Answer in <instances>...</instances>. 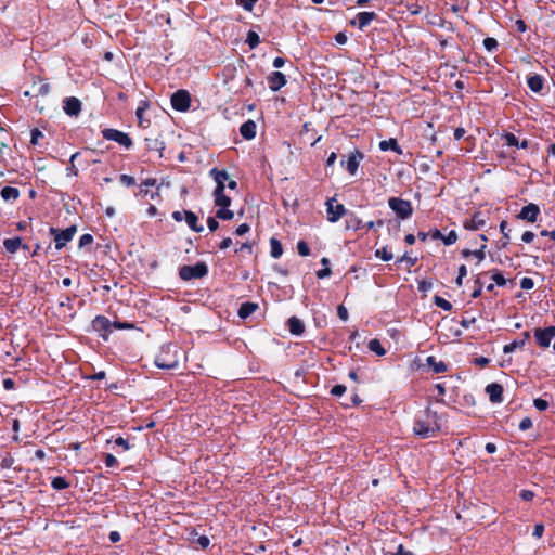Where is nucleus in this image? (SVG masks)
Segmentation results:
<instances>
[{
    "mask_svg": "<svg viewBox=\"0 0 555 555\" xmlns=\"http://www.w3.org/2000/svg\"><path fill=\"white\" fill-rule=\"evenodd\" d=\"M210 176L214 178L217 186L216 189L225 190V182L229 180V175L225 170H218L217 168H212L210 170Z\"/></svg>",
    "mask_w": 555,
    "mask_h": 555,
    "instance_id": "nucleus-20",
    "label": "nucleus"
},
{
    "mask_svg": "<svg viewBox=\"0 0 555 555\" xmlns=\"http://www.w3.org/2000/svg\"><path fill=\"white\" fill-rule=\"evenodd\" d=\"M246 43L249 46L250 49H255L260 43L259 35L254 30H249L247 33Z\"/></svg>",
    "mask_w": 555,
    "mask_h": 555,
    "instance_id": "nucleus-34",
    "label": "nucleus"
},
{
    "mask_svg": "<svg viewBox=\"0 0 555 555\" xmlns=\"http://www.w3.org/2000/svg\"><path fill=\"white\" fill-rule=\"evenodd\" d=\"M369 350L376 353L377 356L386 354V350L382 346L380 341L377 338H373L369 341Z\"/></svg>",
    "mask_w": 555,
    "mask_h": 555,
    "instance_id": "nucleus-32",
    "label": "nucleus"
},
{
    "mask_svg": "<svg viewBox=\"0 0 555 555\" xmlns=\"http://www.w3.org/2000/svg\"><path fill=\"white\" fill-rule=\"evenodd\" d=\"M250 230L249 225L247 223H243L238 225L235 230V234L238 236H242L246 234Z\"/></svg>",
    "mask_w": 555,
    "mask_h": 555,
    "instance_id": "nucleus-61",
    "label": "nucleus"
},
{
    "mask_svg": "<svg viewBox=\"0 0 555 555\" xmlns=\"http://www.w3.org/2000/svg\"><path fill=\"white\" fill-rule=\"evenodd\" d=\"M0 194L4 201H15L20 196V191L13 186H4Z\"/></svg>",
    "mask_w": 555,
    "mask_h": 555,
    "instance_id": "nucleus-30",
    "label": "nucleus"
},
{
    "mask_svg": "<svg viewBox=\"0 0 555 555\" xmlns=\"http://www.w3.org/2000/svg\"><path fill=\"white\" fill-rule=\"evenodd\" d=\"M388 206L401 219H408L413 212L411 202L399 197H390Z\"/></svg>",
    "mask_w": 555,
    "mask_h": 555,
    "instance_id": "nucleus-5",
    "label": "nucleus"
},
{
    "mask_svg": "<svg viewBox=\"0 0 555 555\" xmlns=\"http://www.w3.org/2000/svg\"><path fill=\"white\" fill-rule=\"evenodd\" d=\"M92 242H93V236L91 234H83L79 238V247L90 245Z\"/></svg>",
    "mask_w": 555,
    "mask_h": 555,
    "instance_id": "nucleus-53",
    "label": "nucleus"
},
{
    "mask_svg": "<svg viewBox=\"0 0 555 555\" xmlns=\"http://www.w3.org/2000/svg\"><path fill=\"white\" fill-rule=\"evenodd\" d=\"M486 224V219L481 212H475L470 219L464 221L463 227L466 230H479Z\"/></svg>",
    "mask_w": 555,
    "mask_h": 555,
    "instance_id": "nucleus-15",
    "label": "nucleus"
},
{
    "mask_svg": "<svg viewBox=\"0 0 555 555\" xmlns=\"http://www.w3.org/2000/svg\"><path fill=\"white\" fill-rule=\"evenodd\" d=\"M363 158L364 154L359 150H354L348 155L347 160H340V165L346 168L350 176H356Z\"/></svg>",
    "mask_w": 555,
    "mask_h": 555,
    "instance_id": "nucleus-7",
    "label": "nucleus"
},
{
    "mask_svg": "<svg viewBox=\"0 0 555 555\" xmlns=\"http://www.w3.org/2000/svg\"><path fill=\"white\" fill-rule=\"evenodd\" d=\"M207 225H208V229L214 232L216 231L218 228H219V223L218 221L216 220V218L214 217H209L208 220H207Z\"/></svg>",
    "mask_w": 555,
    "mask_h": 555,
    "instance_id": "nucleus-62",
    "label": "nucleus"
},
{
    "mask_svg": "<svg viewBox=\"0 0 555 555\" xmlns=\"http://www.w3.org/2000/svg\"><path fill=\"white\" fill-rule=\"evenodd\" d=\"M214 198L217 207H229L231 205V198L225 195L224 190H221V188L215 189Z\"/></svg>",
    "mask_w": 555,
    "mask_h": 555,
    "instance_id": "nucleus-24",
    "label": "nucleus"
},
{
    "mask_svg": "<svg viewBox=\"0 0 555 555\" xmlns=\"http://www.w3.org/2000/svg\"><path fill=\"white\" fill-rule=\"evenodd\" d=\"M115 444L118 447H121L124 450L129 449V442L128 440L124 439L122 437H118L115 439Z\"/></svg>",
    "mask_w": 555,
    "mask_h": 555,
    "instance_id": "nucleus-64",
    "label": "nucleus"
},
{
    "mask_svg": "<svg viewBox=\"0 0 555 555\" xmlns=\"http://www.w3.org/2000/svg\"><path fill=\"white\" fill-rule=\"evenodd\" d=\"M288 330L293 335L299 336L305 332V325L297 317H292L287 321Z\"/></svg>",
    "mask_w": 555,
    "mask_h": 555,
    "instance_id": "nucleus-23",
    "label": "nucleus"
},
{
    "mask_svg": "<svg viewBox=\"0 0 555 555\" xmlns=\"http://www.w3.org/2000/svg\"><path fill=\"white\" fill-rule=\"evenodd\" d=\"M533 405L539 411H545V410H547L550 404H548V401H546L542 398H537L533 400Z\"/></svg>",
    "mask_w": 555,
    "mask_h": 555,
    "instance_id": "nucleus-46",
    "label": "nucleus"
},
{
    "mask_svg": "<svg viewBox=\"0 0 555 555\" xmlns=\"http://www.w3.org/2000/svg\"><path fill=\"white\" fill-rule=\"evenodd\" d=\"M427 364L428 366L435 372V373H443L447 371V365L443 361H437L435 357L430 356L427 358Z\"/></svg>",
    "mask_w": 555,
    "mask_h": 555,
    "instance_id": "nucleus-29",
    "label": "nucleus"
},
{
    "mask_svg": "<svg viewBox=\"0 0 555 555\" xmlns=\"http://www.w3.org/2000/svg\"><path fill=\"white\" fill-rule=\"evenodd\" d=\"M384 555H412V553L408 551L402 544H399L396 552H385Z\"/></svg>",
    "mask_w": 555,
    "mask_h": 555,
    "instance_id": "nucleus-50",
    "label": "nucleus"
},
{
    "mask_svg": "<svg viewBox=\"0 0 555 555\" xmlns=\"http://www.w3.org/2000/svg\"><path fill=\"white\" fill-rule=\"evenodd\" d=\"M529 337H530V333L529 332H525L524 333V337L521 339H517V340H514V341L505 345L503 347V352L504 353H512L516 349L522 348L525 346L526 341L529 339Z\"/></svg>",
    "mask_w": 555,
    "mask_h": 555,
    "instance_id": "nucleus-22",
    "label": "nucleus"
},
{
    "mask_svg": "<svg viewBox=\"0 0 555 555\" xmlns=\"http://www.w3.org/2000/svg\"><path fill=\"white\" fill-rule=\"evenodd\" d=\"M3 246L8 253L14 254L22 246V238L21 237L7 238L3 242Z\"/></svg>",
    "mask_w": 555,
    "mask_h": 555,
    "instance_id": "nucleus-28",
    "label": "nucleus"
},
{
    "mask_svg": "<svg viewBox=\"0 0 555 555\" xmlns=\"http://www.w3.org/2000/svg\"><path fill=\"white\" fill-rule=\"evenodd\" d=\"M442 241L446 245H452L457 241V234L454 230L450 231L447 235H443Z\"/></svg>",
    "mask_w": 555,
    "mask_h": 555,
    "instance_id": "nucleus-44",
    "label": "nucleus"
},
{
    "mask_svg": "<svg viewBox=\"0 0 555 555\" xmlns=\"http://www.w3.org/2000/svg\"><path fill=\"white\" fill-rule=\"evenodd\" d=\"M528 88L534 92L539 93L543 89V78L540 75H531L527 79Z\"/></svg>",
    "mask_w": 555,
    "mask_h": 555,
    "instance_id": "nucleus-26",
    "label": "nucleus"
},
{
    "mask_svg": "<svg viewBox=\"0 0 555 555\" xmlns=\"http://www.w3.org/2000/svg\"><path fill=\"white\" fill-rule=\"evenodd\" d=\"M235 253H246L250 255L253 253V245L248 242L243 243L240 248L235 249Z\"/></svg>",
    "mask_w": 555,
    "mask_h": 555,
    "instance_id": "nucleus-55",
    "label": "nucleus"
},
{
    "mask_svg": "<svg viewBox=\"0 0 555 555\" xmlns=\"http://www.w3.org/2000/svg\"><path fill=\"white\" fill-rule=\"evenodd\" d=\"M257 0H236L237 5L246 11H251Z\"/></svg>",
    "mask_w": 555,
    "mask_h": 555,
    "instance_id": "nucleus-47",
    "label": "nucleus"
},
{
    "mask_svg": "<svg viewBox=\"0 0 555 555\" xmlns=\"http://www.w3.org/2000/svg\"><path fill=\"white\" fill-rule=\"evenodd\" d=\"M534 337L537 343L542 348H547L555 337V326H548L546 328H535Z\"/></svg>",
    "mask_w": 555,
    "mask_h": 555,
    "instance_id": "nucleus-10",
    "label": "nucleus"
},
{
    "mask_svg": "<svg viewBox=\"0 0 555 555\" xmlns=\"http://www.w3.org/2000/svg\"><path fill=\"white\" fill-rule=\"evenodd\" d=\"M336 199L334 197L328 198L325 203L326 205V217L327 220L332 223L337 222L345 214L346 208L343 204H335Z\"/></svg>",
    "mask_w": 555,
    "mask_h": 555,
    "instance_id": "nucleus-9",
    "label": "nucleus"
},
{
    "mask_svg": "<svg viewBox=\"0 0 555 555\" xmlns=\"http://www.w3.org/2000/svg\"><path fill=\"white\" fill-rule=\"evenodd\" d=\"M270 247H271L270 254L274 259H278L282 256L283 247L279 240L272 237L270 240Z\"/></svg>",
    "mask_w": 555,
    "mask_h": 555,
    "instance_id": "nucleus-31",
    "label": "nucleus"
},
{
    "mask_svg": "<svg viewBox=\"0 0 555 555\" xmlns=\"http://www.w3.org/2000/svg\"><path fill=\"white\" fill-rule=\"evenodd\" d=\"M492 280L494 281V283L499 286H505L506 285V279L503 276V274L498 271V270H494L493 273H492Z\"/></svg>",
    "mask_w": 555,
    "mask_h": 555,
    "instance_id": "nucleus-43",
    "label": "nucleus"
},
{
    "mask_svg": "<svg viewBox=\"0 0 555 555\" xmlns=\"http://www.w3.org/2000/svg\"><path fill=\"white\" fill-rule=\"evenodd\" d=\"M102 135L105 140L117 142L127 150L133 145L131 138L127 133L119 131L117 129H103Z\"/></svg>",
    "mask_w": 555,
    "mask_h": 555,
    "instance_id": "nucleus-6",
    "label": "nucleus"
},
{
    "mask_svg": "<svg viewBox=\"0 0 555 555\" xmlns=\"http://www.w3.org/2000/svg\"><path fill=\"white\" fill-rule=\"evenodd\" d=\"M502 137L505 140L506 145L518 147L519 140L517 139V137L515 134H513L511 132H505Z\"/></svg>",
    "mask_w": 555,
    "mask_h": 555,
    "instance_id": "nucleus-40",
    "label": "nucleus"
},
{
    "mask_svg": "<svg viewBox=\"0 0 555 555\" xmlns=\"http://www.w3.org/2000/svg\"><path fill=\"white\" fill-rule=\"evenodd\" d=\"M543 533H544V526L542 524H537L534 526L532 535L537 539H540V538H542Z\"/></svg>",
    "mask_w": 555,
    "mask_h": 555,
    "instance_id": "nucleus-60",
    "label": "nucleus"
},
{
    "mask_svg": "<svg viewBox=\"0 0 555 555\" xmlns=\"http://www.w3.org/2000/svg\"><path fill=\"white\" fill-rule=\"evenodd\" d=\"M191 96L186 90H178L171 95V106L178 112H186L190 108Z\"/></svg>",
    "mask_w": 555,
    "mask_h": 555,
    "instance_id": "nucleus-8",
    "label": "nucleus"
},
{
    "mask_svg": "<svg viewBox=\"0 0 555 555\" xmlns=\"http://www.w3.org/2000/svg\"><path fill=\"white\" fill-rule=\"evenodd\" d=\"M258 308L257 304L254 302H244L241 305L238 309V317L241 319H246L251 315L256 309Z\"/></svg>",
    "mask_w": 555,
    "mask_h": 555,
    "instance_id": "nucleus-27",
    "label": "nucleus"
},
{
    "mask_svg": "<svg viewBox=\"0 0 555 555\" xmlns=\"http://www.w3.org/2000/svg\"><path fill=\"white\" fill-rule=\"evenodd\" d=\"M106 467H114L117 464V460L113 454L107 453L104 459Z\"/></svg>",
    "mask_w": 555,
    "mask_h": 555,
    "instance_id": "nucleus-58",
    "label": "nucleus"
},
{
    "mask_svg": "<svg viewBox=\"0 0 555 555\" xmlns=\"http://www.w3.org/2000/svg\"><path fill=\"white\" fill-rule=\"evenodd\" d=\"M178 351V346L175 344L164 345L155 358V365L164 370L177 367L179 364Z\"/></svg>",
    "mask_w": 555,
    "mask_h": 555,
    "instance_id": "nucleus-2",
    "label": "nucleus"
},
{
    "mask_svg": "<svg viewBox=\"0 0 555 555\" xmlns=\"http://www.w3.org/2000/svg\"><path fill=\"white\" fill-rule=\"evenodd\" d=\"M184 220L194 232L201 233L204 231V227L198 225V218L193 211L184 210Z\"/></svg>",
    "mask_w": 555,
    "mask_h": 555,
    "instance_id": "nucleus-21",
    "label": "nucleus"
},
{
    "mask_svg": "<svg viewBox=\"0 0 555 555\" xmlns=\"http://www.w3.org/2000/svg\"><path fill=\"white\" fill-rule=\"evenodd\" d=\"M41 138H43L42 132H41L39 129L34 128V129L31 130L30 143H31L33 145H37V144H39V140H40Z\"/></svg>",
    "mask_w": 555,
    "mask_h": 555,
    "instance_id": "nucleus-48",
    "label": "nucleus"
},
{
    "mask_svg": "<svg viewBox=\"0 0 555 555\" xmlns=\"http://www.w3.org/2000/svg\"><path fill=\"white\" fill-rule=\"evenodd\" d=\"M485 248H486V245H482L480 249L473 250V253H472V256L476 257L478 259V262H481L486 257Z\"/></svg>",
    "mask_w": 555,
    "mask_h": 555,
    "instance_id": "nucleus-59",
    "label": "nucleus"
},
{
    "mask_svg": "<svg viewBox=\"0 0 555 555\" xmlns=\"http://www.w3.org/2000/svg\"><path fill=\"white\" fill-rule=\"evenodd\" d=\"M64 112L69 115V116H78V114L80 113L81 111V102L75 98V96H70V98H66L64 101Z\"/></svg>",
    "mask_w": 555,
    "mask_h": 555,
    "instance_id": "nucleus-13",
    "label": "nucleus"
},
{
    "mask_svg": "<svg viewBox=\"0 0 555 555\" xmlns=\"http://www.w3.org/2000/svg\"><path fill=\"white\" fill-rule=\"evenodd\" d=\"M51 486L54 490H64L69 487V482L64 477H54L51 481Z\"/></svg>",
    "mask_w": 555,
    "mask_h": 555,
    "instance_id": "nucleus-33",
    "label": "nucleus"
},
{
    "mask_svg": "<svg viewBox=\"0 0 555 555\" xmlns=\"http://www.w3.org/2000/svg\"><path fill=\"white\" fill-rule=\"evenodd\" d=\"M297 251L302 257H307L310 255V248L305 241H299L297 243Z\"/></svg>",
    "mask_w": 555,
    "mask_h": 555,
    "instance_id": "nucleus-41",
    "label": "nucleus"
},
{
    "mask_svg": "<svg viewBox=\"0 0 555 555\" xmlns=\"http://www.w3.org/2000/svg\"><path fill=\"white\" fill-rule=\"evenodd\" d=\"M208 273V267L205 262H197L194 266H183L179 269V276L183 281L202 279Z\"/></svg>",
    "mask_w": 555,
    "mask_h": 555,
    "instance_id": "nucleus-3",
    "label": "nucleus"
},
{
    "mask_svg": "<svg viewBox=\"0 0 555 555\" xmlns=\"http://www.w3.org/2000/svg\"><path fill=\"white\" fill-rule=\"evenodd\" d=\"M378 146H379L380 151H383V152L391 150V151L396 152L399 155H401L403 153L402 149L398 144L397 140L392 139V138L389 139V140L380 141Z\"/></svg>",
    "mask_w": 555,
    "mask_h": 555,
    "instance_id": "nucleus-25",
    "label": "nucleus"
},
{
    "mask_svg": "<svg viewBox=\"0 0 555 555\" xmlns=\"http://www.w3.org/2000/svg\"><path fill=\"white\" fill-rule=\"evenodd\" d=\"M486 393L489 396V399L492 403H501L503 402V387L498 383H492L487 385Z\"/></svg>",
    "mask_w": 555,
    "mask_h": 555,
    "instance_id": "nucleus-12",
    "label": "nucleus"
},
{
    "mask_svg": "<svg viewBox=\"0 0 555 555\" xmlns=\"http://www.w3.org/2000/svg\"><path fill=\"white\" fill-rule=\"evenodd\" d=\"M483 47L486 48V50H488L489 52H492L493 50H495L498 48V41L496 39L492 38V37H487L485 40H483Z\"/></svg>",
    "mask_w": 555,
    "mask_h": 555,
    "instance_id": "nucleus-42",
    "label": "nucleus"
},
{
    "mask_svg": "<svg viewBox=\"0 0 555 555\" xmlns=\"http://www.w3.org/2000/svg\"><path fill=\"white\" fill-rule=\"evenodd\" d=\"M533 286H534V282L531 278H522L520 280V287L522 289L528 291V289H531Z\"/></svg>",
    "mask_w": 555,
    "mask_h": 555,
    "instance_id": "nucleus-51",
    "label": "nucleus"
},
{
    "mask_svg": "<svg viewBox=\"0 0 555 555\" xmlns=\"http://www.w3.org/2000/svg\"><path fill=\"white\" fill-rule=\"evenodd\" d=\"M268 81H269V88L272 91H279L282 87H284L286 85V77L281 72H272L268 76Z\"/></svg>",
    "mask_w": 555,
    "mask_h": 555,
    "instance_id": "nucleus-14",
    "label": "nucleus"
},
{
    "mask_svg": "<svg viewBox=\"0 0 555 555\" xmlns=\"http://www.w3.org/2000/svg\"><path fill=\"white\" fill-rule=\"evenodd\" d=\"M154 179H146L141 185H140V194L147 195L150 190V186H154L155 184Z\"/></svg>",
    "mask_w": 555,
    "mask_h": 555,
    "instance_id": "nucleus-45",
    "label": "nucleus"
},
{
    "mask_svg": "<svg viewBox=\"0 0 555 555\" xmlns=\"http://www.w3.org/2000/svg\"><path fill=\"white\" fill-rule=\"evenodd\" d=\"M8 137V132L3 128H0V158L4 156L5 151L9 149L7 143Z\"/></svg>",
    "mask_w": 555,
    "mask_h": 555,
    "instance_id": "nucleus-35",
    "label": "nucleus"
},
{
    "mask_svg": "<svg viewBox=\"0 0 555 555\" xmlns=\"http://www.w3.org/2000/svg\"><path fill=\"white\" fill-rule=\"evenodd\" d=\"M539 214H540L539 206L533 203H530L521 208V210L519 212V218L527 220L529 222H535Z\"/></svg>",
    "mask_w": 555,
    "mask_h": 555,
    "instance_id": "nucleus-11",
    "label": "nucleus"
},
{
    "mask_svg": "<svg viewBox=\"0 0 555 555\" xmlns=\"http://www.w3.org/2000/svg\"><path fill=\"white\" fill-rule=\"evenodd\" d=\"M234 217V212L229 207H219L216 212V218L221 220H231Z\"/></svg>",
    "mask_w": 555,
    "mask_h": 555,
    "instance_id": "nucleus-36",
    "label": "nucleus"
},
{
    "mask_svg": "<svg viewBox=\"0 0 555 555\" xmlns=\"http://www.w3.org/2000/svg\"><path fill=\"white\" fill-rule=\"evenodd\" d=\"M346 392V386L336 385L332 388L331 393L335 397H340Z\"/></svg>",
    "mask_w": 555,
    "mask_h": 555,
    "instance_id": "nucleus-54",
    "label": "nucleus"
},
{
    "mask_svg": "<svg viewBox=\"0 0 555 555\" xmlns=\"http://www.w3.org/2000/svg\"><path fill=\"white\" fill-rule=\"evenodd\" d=\"M92 327L96 332L112 333L113 323L104 315H98L92 321Z\"/></svg>",
    "mask_w": 555,
    "mask_h": 555,
    "instance_id": "nucleus-16",
    "label": "nucleus"
},
{
    "mask_svg": "<svg viewBox=\"0 0 555 555\" xmlns=\"http://www.w3.org/2000/svg\"><path fill=\"white\" fill-rule=\"evenodd\" d=\"M113 328L129 330V328H133V324L128 323V322H113Z\"/></svg>",
    "mask_w": 555,
    "mask_h": 555,
    "instance_id": "nucleus-57",
    "label": "nucleus"
},
{
    "mask_svg": "<svg viewBox=\"0 0 555 555\" xmlns=\"http://www.w3.org/2000/svg\"><path fill=\"white\" fill-rule=\"evenodd\" d=\"M376 13L374 12H360L357 14L356 21H352L351 24L358 23L359 29H364L370 25L372 21L376 18Z\"/></svg>",
    "mask_w": 555,
    "mask_h": 555,
    "instance_id": "nucleus-17",
    "label": "nucleus"
},
{
    "mask_svg": "<svg viewBox=\"0 0 555 555\" xmlns=\"http://www.w3.org/2000/svg\"><path fill=\"white\" fill-rule=\"evenodd\" d=\"M500 230H501V233L503 234V237H504V242L502 243V247H505L507 244H508V240H509V230H508V223L507 221L503 220L501 223H500Z\"/></svg>",
    "mask_w": 555,
    "mask_h": 555,
    "instance_id": "nucleus-39",
    "label": "nucleus"
},
{
    "mask_svg": "<svg viewBox=\"0 0 555 555\" xmlns=\"http://www.w3.org/2000/svg\"><path fill=\"white\" fill-rule=\"evenodd\" d=\"M256 122L254 120H247L240 127L241 135L246 140H253L256 137Z\"/></svg>",
    "mask_w": 555,
    "mask_h": 555,
    "instance_id": "nucleus-18",
    "label": "nucleus"
},
{
    "mask_svg": "<svg viewBox=\"0 0 555 555\" xmlns=\"http://www.w3.org/2000/svg\"><path fill=\"white\" fill-rule=\"evenodd\" d=\"M77 232L76 225H70L65 230H57L55 228H50V234L54 237L55 248L57 250L62 249L66 246L68 242H70Z\"/></svg>",
    "mask_w": 555,
    "mask_h": 555,
    "instance_id": "nucleus-4",
    "label": "nucleus"
},
{
    "mask_svg": "<svg viewBox=\"0 0 555 555\" xmlns=\"http://www.w3.org/2000/svg\"><path fill=\"white\" fill-rule=\"evenodd\" d=\"M531 427H532V421H531L530 417H525L519 423V429L521 431H525V430H527V429H529Z\"/></svg>",
    "mask_w": 555,
    "mask_h": 555,
    "instance_id": "nucleus-56",
    "label": "nucleus"
},
{
    "mask_svg": "<svg viewBox=\"0 0 555 555\" xmlns=\"http://www.w3.org/2000/svg\"><path fill=\"white\" fill-rule=\"evenodd\" d=\"M31 89H33L34 95L46 96L50 92V85L47 81H44L43 79L37 78L33 81Z\"/></svg>",
    "mask_w": 555,
    "mask_h": 555,
    "instance_id": "nucleus-19",
    "label": "nucleus"
},
{
    "mask_svg": "<svg viewBox=\"0 0 555 555\" xmlns=\"http://www.w3.org/2000/svg\"><path fill=\"white\" fill-rule=\"evenodd\" d=\"M337 315L340 320L347 321L349 318L348 310L344 305L337 307Z\"/></svg>",
    "mask_w": 555,
    "mask_h": 555,
    "instance_id": "nucleus-52",
    "label": "nucleus"
},
{
    "mask_svg": "<svg viewBox=\"0 0 555 555\" xmlns=\"http://www.w3.org/2000/svg\"><path fill=\"white\" fill-rule=\"evenodd\" d=\"M434 301L437 307L444 311H450L452 309L451 302L440 296H435Z\"/></svg>",
    "mask_w": 555,
    "mask_h": 555,
    "instance_id": "nucleus-38",
    "label": "nucleus"
},
{
    "mask_svg": "<svg viewBox=\"0 0 555 555\" xmlns=\"http://www.w3.org/2000/svg\"><path fill=\"white\" fill-rule=\"evenodd\" d=\"M440 417L437 412L426 408L416 414L413 423V433L415 436L427 439L433 438L440 431Z\"/></svg>",
    "mask_w": 555,
    "mask_h": 555,
    "instance_id": "nucleus-1",
    "label": "nucleus"
},
{
    "mask_svg": "<svg viewBox=\"0 0 555 555\" xmlns=\"http://www.w3.org/2000/svg\"><path fill=\"white\" fill-rule=\"evenodd\" d=\"M375 256L383 261H390L393 258V255L391 251L387 249V247H383L380 249H376Z\"/></svg>",
    "mask_w": 555,
    "mask_h": 555,
    "instance_id": "nucleus-37",
    "label": "nucleus"
},
{
    "mask_svg": "<svg viewBox=\"0 0 555 555\" xmlns=\"http://www.w3.org/2000/svg\"><path fill=\"white\" fill-rule=\"evenodd\" d=\"M119 180L126 186H132L135 184V179L132 176L126 173L120 175Z\"/></svg>",
    "mask_w": 555,
    "mask_h": 555,
    "instance_id": "nucleus-49",
    "label": "nucleus"
},
{
    "mask_svg": "<svg viewBox=\"0 0 555 555\" xmlns=\"http://www.w3.org/2000/svg\"><path fill=\"white\" fill-rule=\"evenodd\" d=\"M535 235L533 232L531 231H526L524 232V234L521 235V240L522 242L525 243H531L533 240H534Z\"/></svg>",
    "mask_w": 555,
    "mask_h": 555,
    "instance_id": "nucleus-63",
    "label": "nucleus"
}]
</instances>
